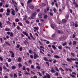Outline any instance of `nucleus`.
<instances>
[{
    "instance_id": "5701e85b",
    "label": "nucleus",
    "mask_w": 78,
    "mask_h": 78,
    "mask_svg": "<svg viewBox=\"0 0 78 78\" xmlns=\"http://www.w3.org/2000/svg\"><path fill=\"white\" fill-rule=\"evenodd\" d=\"M5 31H9L10 30V29L8 28H6L5 29Z\"/></svg>"
},
{
    "instance_id": "72a5a7b5",
    "label": "nucleus",
    "mask_w": 78,
    "mask_h": 78,
    "mask_svg": "<svg viewBox=\"0 0 78 78\" xmlns=\"http://www.w3.org/2000/svg\"><path fill=\"white\" fill-rule=\"evenodd\" d=\"M16 67L14 66H12V69H16Z\"/></svg>"
},
{
    "instance_id": "79ce46f5",
    "label": "nucleus",
    "mask_w": 78,
    "mask_h": 78,
    "mask_svg": "<svg viewBox=\"0 0 78 78\" xmlns=\"http://www.w3.org/2000/svg\"><path fill=\"white\" fill-rule=\"evenodd\" d=\"M71 55L73 56H75V54L74 53H73L72 52L71 53Z\"/></svg>"
},
{
    "instance_id": "c756f323",
    "label": "nucleus",
    "mask_w": 78,
    "mask_h": 78,
    "mask_svg": "<svg viewBox=\"0 0 78 78\" xmlns=\"http://www.w3.org/2000/svg\"><path fill=\"white\" fill-rule=\"evenodd\" d=\"M18 66L20 67H21L22 66V65L19 63L18 64Z\"/></svg>"
},
{
    "instance_id": "e433bc0d",
    "label": "nucleus",
    "mask_w": 78,
    "mask_h": 78,
    "mask_svg": "<svg viewBox=\"0 0 78 78\" xmlns=\"http://www.w3.org/2000/svg\"><path fill=\"white\" fill-rule=\"evenodd\" d=\"M58 48L60 50H61V49H62V46H58Z\"/></svg>"
},
{
    "instance_id": "e2e57ef3",
    "label": "nucleus",
    "mask_w": 78,
    "mask_h": 78,
    "mask_svg": "<svg viewBox=\"0 0 78 78\" xmlns=\"http://www.w3.org/2000/svg\"><path fill=\"white\" fill-rule=\"evenodd\" d=\"M3 69H4V70H6L7 69L6 66H3Z\"/></svg>"
},
{
    "instance_id": "4d7b16f0",
    "label": "nucleus",
    "mask_w": 78,
    "mask_h": 78,
    "mask_svg": "<svg viewBox=\"0 0 78 78\" xmlns=\"http://www.w3.org/2000/svg\"><path fill=\"white\" fill-rule=\"evenodd\" d=\"M51 28H52L54 29V28H55V27H54L53 25L51 24Z\"/></svg>"
},
{
    "instance_id": "864d4df0",
    "label": "nucleus",
    "mask_w": 78,
    "mask_h": 78,
    "mask_svg": "<svg viewBox=\"0 0 78 78\" xmlns=\"http://www.w3.org/2000/svg\"><path fill=\"white\" fill-rule=\"evenodd\" d=\"M36 67L37 69H41V67L39 66H37Z\"/></svg>"
},
{
    "instance_id": "6e6552de",
    "label": "nucleus",
    "mask_w": 78,
    "mask_h": 78,
    "mask_svg": "<svg viewBox=\"0 0 78 78\" xmlns=\"http://www.w3.org/2000/svg\"><path fill=\"white\" fill-rule=\"evenodd\" d=\"M30 36L34 40L35 39V38L33 37V35H32V34L31 33H30Z\"/></svg>"
},
{
    "instance_id": "338daca9",
    "label": "nucleus",
    "mask_w": 78,
    "mask_h": 78,
    "mask_svg": "<svg viewBox=\"0 0 78 78\" xmlns=\"http://www.w3.org/2000/svg\"><path fill=\"white\" fill-rule=\"evenodd\" d=\"M47 17V15H45L44 16V19H46Z\"/></svg>"
},
{
    "instance_id": "b1692460",
    "label": "nucleus",
    "mask_w": 78,
    "mask_h": 78,
    "mask_svg": "<svg viewBox=\"0 0 78 78\" xmlns=\"http://www.w3.org/2000/svg\"><path fill=\"white\" fill-rule=\"evenodd\" d=\"M53 11L54 12V13H56V9L55 8H54L53 9Z\"/></svg>"
},
{
    "instance_id": "09e8293b",
    "label": "nucleus",
    "mask_w": 78,
    "mask_h": 78,
    "mask_svg": "<svg viewBox=\"0 0 78 78\" xmlns=\"http://www.w3.org/2000/svg\"><path fill=\"white\" fill-rule=\"evenodd\" d=\"M10 36L11 37H12V36H13V33H12V32L10 33Z\"/></svg>"
},
{
    "instance_id": "bb28decb",
    "label": "nucleus",
    "mask_w": 78,
    "mask_h": 78,
    "mask_svg": "<svg viewBox=\"0 0 78 78\" xmlns=\"http://www.w3.org/2000/svg\"><path fill=\"white\" fill-rule=\"evenodd\" d=\"M25 22L26 23H27L28 24H29V23H30V22L29 21H28V20H26Z\"/></svg>"
},
{
    "instance_id": "c9c22d12",
    "label": "nucleus",
    "mask_w": 78,
    "mask_h": 78,
    "mask_svg": "<svg viewBox=\"0 0 78 78\" xmlns=\"http://www.w3.org/2000/svg\"><path fill=\"white\" fill-rule=\"evenodd\" d=\"M16 29L17 30H20V27H19V26H17L16 27Z\"/></svg>"
},
{
    "instance_id": "20e7f679",
    "label": "nucleus",
    "mask_w": 78,
    "mask_h": 78,
    "mask_svg": "<svg viewBox=\"0 0 78 78\" xmlns=\"http://www.w3.org/2000/svg\"><path fill=\"white\" fill-rule=\"evenodd\" d=\"M34 59H36V57L37 58H39V56H38L36 54V53H35L34 52Z\"/></svg>"
},
{
    "instance_id": "603ef678",
    "label": "nucleus",
    "mask_w": 78,
    "mask_h": 78,
    "mask_svg": "<svg viewBox=\"0 0 78 78\" xmlns=\"http://www.w3.org/2000/svg\"><path fill=\"white\" fill-rule=\"evenodd\" d=\"M5 65H6V66L7 67H9V65H8V63L6 62Z\"/></svg>"
},
{
    "instance_id": "49530a36",
    "label": "nucleus",
    "mask_w": 78,
    "mask_h": 78,
    "mask_svg": "<svg viewBox=\"0 0 78 78\" xmlns=\"http://www.w3.org/2000/svg\"><path fill=\"white\" fill-rule=\"evenodd\" d=\"M55 69L57 71H58V72H59V70H58V68H57L56 67H55Z\"/></svg>"
},
{
    "instance_id": "1a4fd4ad",
    "label": "nucleus",
    "mask_w": 78,
    "mask_h": 78,
    "mask_svg": "<svg viewBox=\"0 0 78 78\" xmlns=\"http://www.w3.org/2000/svg\"><path fill=\"white\" fill-rule=\"evenodd\" d=\"M39 5L41 6H45V4L44 3H41Z\"/></svg>"
},
{
    "instance_id": "ddd939ff",
    "label": "nucleus",
    "mask_w": 78,
    "mask_h": 78,
    "mask_svg": "<svg viewBox=\"0 0 78 78\" xmlns=\"http://www.w3.org/2000/svg\"><path fill=\"white\" fill-rule=\"evenodd\" d=\"M24 74H25V75H29V74H30V73L27 72V71L26 70H25L24 71Z\"/></svg>"
},
{
    "instance_id": "0eeeda50",
    "label": "nucleus",
    "mask_w": 78,
    "mask_h": 78,
    "mask_svg": "<svg viewBox=\"0 0 78 78\" xmlns=\"http://www.w3.org/2000/svg\"><path fill=\"white\" fill-rule=\"evenodd\" d=\"M66 60L67 61H69V62H72V58H67Z\"/></svg>"
},
{
    "instance_id": "f3484780",
    "label": "nucleus",
    "mask_w": 78,
    "mask_h": 78,
    "mask_svg": "<svg viewBox=\"0 0 78 78\" xmlns=\"http://www.w3.org/2000/svg\"><path fill=\"white\" fill-rule=\"evenodd\" d=\"M34 29H35L36 30H39V28L38 27H34Z\"/></svg>"
},
{
    "instance_id": "69168bd1",
    "label": "nucleus",
    "mask_w": 78,
    "mask_h": 78,
    "mask_svg": "<svg viewBox=\"0 0 78 78\" xmlns=\"http://www.w3.org/2000/svg\"><path fill=\"white\" fill-rule=\"evenodd\" d=\"M49 14H50V16H53V13L51 12H49Z\"/></svg>"
},
{
    "instance_id": "a211bd4d",
    "label": "nucleus",
    "mask_w": 78,
    "mask_h": 78,
    "mask_svg": "<svg viewBox=\"0 0 78 78\" xmlns=\"http://www.w3.org/2000/svg\"><path fill=\"white\" fill-rule=\"evenodd\" d=\"M18 60L19 62H21V61L22 60V59L20 57H19L18 59Z\"/></svg>"
},
{
    "instance_id": "de8ad7c7",
    "label": "nucleus",
    "mask_w": 78,
    "mask_h": 78,
    "mask_svg": "<svg viewBox=\"0 0 78 78\" xmlns=\"http://www.w3.org/2000/svg\"><path fill=\"white\" fill-rule=\"evenodd\" d=\"M59 69L61 71H62V72H64V70L63 69H62L61 68H60Z\"/></svg>"
},
{
    "instance_id": "58836bf2",
    "label": "nucleus",
    "mask_w": 78,
    "mask_h": 78,
    "mask_svg": "<svg viewBox=\"0 0 78 78\" xmlns=\"http://www.w3.org/2000/svg\"><path fill=\"white\" fill-rule=\"evenodd\" d=\"M67 45V43L66 42L62 44L63 46H65V45Z\"/></svg>"
},
{
    "instance_id": "393cba45",
    "label": "nucleus",
    "mask_w": 78,
    "mask_h": 78,
    "mask_svg": "<svg viewBox=\"0 0 78 78\" xmlns=\"http://www.w3.org/2000/svg\"><path fill=\"white\" fill-rule=\"evenodd\" d=\"M43 58L44 59L45 61H48V59H47V58H46V57H44Z\"/></svg>"
},
{
    "instance_id": "a878e982",
    "label": "nucleus",
    "mask_w": 78,
    "mask_h": 78,
    "mask_svg": "<svg viewBox=\"0 0 78 78\" xmlns=\"http://www.w3.org/2000/svg\"><path fill=\"white\" fill-rule=\"evenodd\" d=\"M46 76V78H50V76L48 74H47Z\"/></svg>"
},
{
    "instance_id": "423d86ee",
    "label": "nucleus",
    "mask_w": 78,
    "mask_h": 78,
    "mask_svg": "<svg viewBox=\"0 0 78 78\" xmlns=\"http://www.w3.org/2000/svg\"><path fill=\"white\" fill-rule=\"evenodd\" d=\"M6 23L8 25H11V23L9 21H6Z\"/></svg>"
},
{
    "instance_id": "6ab92c4d",
    "label": "nucleus",
    "mask_w": 78,
    "mask_h": 78,
    "mask_svg": "<svg viewBox=\"0 0 78 78\" xmlns=\"http://www.w3.org/2000/svg\"><path fill=\"white\" fill-rule=\"evenodd\" d=\"M12 2L13 4H14V5H17L16 2L14 1H13V0H12Z\"/></svg>"
},
{
    "instance_id": "0e129e2a",
    "label": "nucleus",
    "mask_w": 78,
    "mask_h": 78,
    "mask_svg": "<svg viewBox=\"0 0 78 78\" xmlns=\"http://www.w3.org/2000/svg\"><path fill=\"white\" fill-rule=\"evenodd\" d=\"M0 1L2 2V3H5V2L4 1V0H0Z\"/></svg>"
},
{
    "instance_id": "6e6d98bb",
    "label": "nucleus",
    "mask_w": 78,
    "mask_h": 78,
    "mask_svg": "<svg viewBox=\"0 0 78 78\" xmlns=\"http://www.w3.org/2000/svg\"><path fill=\"white\" fill-rule=\"evenodd\" d=\"M2 5H3V3L2 2H0V7H2Z\"/></svg>"
},
{
    "instance_id": "412c9836",
    "label": "nucleus",
    "mask_w": 78,
    "mask_h": 78,
    "mask_svg": "<svg viewBox=\"0 0 78 78\" xmlns=\"http://www.w3.org/2000/svg\"><path fill=\"white\" fill-rule=\"evenodd\" d=\"M15 20L16 22H20V20H19L18 18H16L15 19Z\"/></svg>"
},
{
    "instance_id": "f257e3e1",
    "label": "nucleus",
    "mask_w": 78,
    "mask_h": 78,
    "mask_svg": "<svg viewBox=\"0 0 78 78\" xmlns=\"http://www.w3.org/2000/svg\"><path fill=\"white\" fill-rule=\"evenodd\" d=\"M23 33L24 34H25L26 36H27V37L29 39H31V38L30 37L28 36V33H27L25 31H23Z\"/></svg>"
},
{
    "instance_id": "aec40b11",
    "label": "nucleus",
    "mask_w": 78,
    "mask_h": 78,
    "mask_svg": "<svg viewBox=\"0 0 78 78\" xmlns=\"http://www.w3.org/2000/svg\"><path fill=\"white\" fill-rule=\"evenodd\" d=\"M36 15V12H34V13L32 15V16L33 17H34Z\"/></svg>"
},
{
    "instance_id": "4be33fe9",
    "label": "nucleus",
    "mask_w": 78,
    "mask_h": 78,
    "mask_svg": "<svg viewBox=\"0 0 78 78\" xmlns=\"http://www.w3.org/2000/svg\"><path fill=\"white\" fill-rule=\"evenodd\" d=\"M64 36L63 35L62 37H60V39H61V40H62L64 39Z\"/></svg>"
},
{
    "instance_id": "bf43d9fd",
    "label": "nucleus",
    "mask_w": 78,
    "mask_h": 78,
    "mask_svg": "<svg viewBox=\"0 0 78 78\" xmlns=\"http://www.w3.org/2000/svg\"><path fill=\"white\" fill-rule=\"evenodd\" d=\"M70 76H72V78H74L75 77V76H74L73 75H72V74H70Z\"/></svg>"
},
{
    "instance_id": "13d9d810",
    "label": "nucleus",
    "mask_w": 78,
    "mask_h": 78,
    "mask_svg": "<svg viewBox=\"0 0 78 78\" xmlns=\"http://www.w3.org/2000/svg\"><path fill=\"white\" fill-rule=\"evenodd\" d=\"M76 58H76V59H75L74 58H72V61H76Z\"/></svg>"
},
{
    "instance_id": "ea45409f",
    "label": "nucleus",
    "mask_w": 78,
    "mask_h": 78,
    "mask_svg": "<svg viewBox=\"0 0 78 78\" xmlns=\"http://www.w3.org/2000/svg\"><path fill=\"white\" fill-rule=\"evenodd\" d=\"M9 6V4H6L5 5V8H8Z\"/></svg>"
},
{
    "instance_id": "7c9ffc66",
    "label": "nucleus",
    "mask_w": 78,
    "mask_h": 78,
    "mask_svg": "<svg viewBox=\"0 0 78 78\" xmlns=\"http://www.w3.org/2000/svg\"><path fill=\"white\" fill-rule=\"evenodd\" d=\"M15 10L16 12H17V11H19V10L17 9V7H16V8H15Z\"/></svg>"
},
{
    "instance_id": "4c0bfd02",
    "label": "nucleus",
    "mask_w": 78,
    "mask_h": 78,
    "mask_svg": "<svg viewBox=\"0 0 78 78\" xmlns=\"http://www.w3.org/2000/svg\"><path fill=\"white\" fill-rule=\"evenodd\" d=\"M10 12H7L6 13V15H7V16H9V14H10Z\"/></svg>"
},
{
    "instance_id": "37998d69",
    "label": "nucleus",
    "mask_w": 78,
    "mask_h": 78,
    "mask_svg": "<svg viewBox=\"0 0 78 78\" xmlns=\"http://www.w3.org/2000/svg\"><path fill=\"white\" fill-rule=\"evenodd\" d=\"M37 73L38 74H39L40 76H42V74L40 73V72H37Z\"/></svg>"
},
{
    "instance_id": "f8f14e48",
    "label": "nucleus",
    "mask_w": 78,
    "mask_h": 78,
    "mask_svg": "<svg viewBox=\"0 0 78 78\" xmlns=\"http://www.w3.org/2000/svg\"><path fill=\"white\" fill-rule=\"evenodd\" d=\"M51 72H52V73H55V70H54V69L53 68H51Z\"/></svg>"
},
{
    "instance_id": "2eb2a0df",
    "label": "nucleus",
    "mask_w": 78,
    "mask_h": 78,
    "mask_svg": "<svg viewBox=\"0 0 78 78\" xmlns=\"http://www.w3.org/2000/svg\"><path fill=\"white\" fill-rule=\"evenodd\" d=\"M62 21L63 23H66L67 22V20H66L65 19H63V20H62Z\"/></svg>"
},
{
    "instance_id": "a19ab883",
    "label": "nucleus",
    "mask_w": 78,
    "mask_h": 78,
    "mask_svg": "<svg viewBox=\"0 0 78 78\" xmlns=\"http://www.w3.org/2000/svg\"><path fill=\"white\" fill-rule=\"evenodd\" d=\"M11 61V59L10 58H9V59H8V62H10Z\"/></svg>"
},
{
    "instance_id": "052dcab7",
    "label": "nucleus",
    "mask_w": 78,
    "mask_h": 78,
    "mask_svg": "<svg viewBox=\"0 0 78 78\" xmlns=\"http://www.w3.org/2000/svg\"><path fill=\"white\" fill-rule=\"evenodd\" d=\"M2 23L0 21V27H1V28H2Z\"/></svg>"
},
{
    "instance_id": "c85d7f7f",
    "label": "nucleus",
    "mask_w": 78,
    "mask_h": 78,
    "mask_svg": "<svg viewBox=\"0 0 78 78\" xmlns=\"http://www.w3.org/2000/svg\"><path fill=\"white\" fill-rule=\"evenodd\" d=\"M31 67L32 69H34V66L33 65H31Z\"/></svg>"
},
{
    "instance_id": "3c124183",
    "label": "nucleus",
    "mask_w": 78,
    "mask_h": 78,
    "mask_svg": "<svg viewBox=\"0 0 78 78\" xmlns=\"http://www.w3.org/2000/svg\"><path fill=\"white\" fill-rule=\"evenodd\" d=\"M76 44V42L75 41H73V45H75V44Z\"/></svg>"
},
{
    "instance_id": "39448f33",
    "label": "nucleus",
    "mask_w": 78,
    "mask_h": 78,
    "mask_svg": "<svg viewBox=\"0 0 78 78\" xmlns=\"http://www.w3.org/2000/svg\"><path fill=\"white\" fill-rule=\"evenodd\" d=\"M29 7L30 9H33V8H34V6L31 4H30L29 5Z\"/></svg>"
},
{
    "instance_id": "7ed1b4c3",
    "label": "nucleus",
    "mask_w": 78,
    "mask_h": 78,
    "mask_svg": "<svg viewBox=\"0 0 78 78\" xmlns=\"http://www.w3.org/2000/svg\"><path fill=\"white\" fill-rule=\"evenodd\" d=\"M11 9L12 10V11H11L12 14L13 16H15V11H14V10L12 9Z\"/></svg>"
},
{
    "instance_id": "f03ea898",
    "label": "nucleus",
    "mask_w": 78,
    "mask_h": 78,
    "mask_svg": "<svg viewBox=\"0 0 78 78\" xmlns=\"http://www.w3.org/2000/svg\"><path fill=\"white\" fill-rule=\"evenodd\" d=\"M9 52L11 55V56L12 58H14V52L11 51H9Z\"/></svg>"
},
{
    "instance_id": "a18cd8bd",
    "label": "nucleus",
    "mask_w": 78,
    "mask_h": 78,
    "mask_svg": "<svg viewBox=\"0 0 78 78\" xmlns=\"http://www.w3.org/2000/svg\"><path fill=\"white\" fill-rule=\"evenodd\" d=\"M32 0H28V2H27V3H31V2H32Z\"/></svg>"
},
{
    "instance_id": "2f4dec72",
    "label": "nucleus",
    "mask_w": 78,
    "mask_h": 78,
    "mask_svg": "<svg viewBox=\"0 0 78 78\" xmlns=\"http://www.w3.org/2000/svg\"><path fill=\"white\" fill-rule=\"evenodd\" d=\"M52 47L53 48L54 50H55V49H56V47L53 45H52Z\"/></svg>"
},
{
    "instance_id": "9d476101",
    "label": "nucleus",
    "mask_w": 78,
    "mask_h": 78,
    "mask_svg": "<svg viewBox=\"0 0 78 78\" xmlns=\"http://www.w3.org/2000/svg\"><path fill=\"white\" fill-rule=\"evenodd\" d=\"M42 13H40L38 14V17L39 18H40V19H41L42 18Z\"/></svg>"
},
{
    "instance_id": "c03bdc74",
    "label": "nucleus",
    "mask_w": 78,
    "mask_h": 78,
    "mask_svg": "<svg viewBox=\"0 0 78 78\" xmlns=\"http://www.w3.org/2000/svg\"><path fill=\"white\" fill-rule=\"evenodd\" d=\"M55 36V34H53L51 35V37H54Z\"/></svg>"
},
{
    "instance_id": "f704fd0d",
    "label": "nucleus",
    "mask_w": 78,
    "mask_h": 78,
    "mask_svg": "<svg viewBox=\"0 0 78 78\" xmlns=\"http://www.w3.org/2000/svg\"><path fill=\"white\" fill-rule=\"evenodd\" d=\"M74 23H73V22H72L71 23V27H74Z\"/></svg>"
},
{
    "instance_id": "5fc2aeb1",
    "label": "nucleus",
    "mask_w": 78,
    "mask_h": 78,
    "mask_svg": "<svg viewBox=\"0 0 78 78\" xmlns=\"http://www.w3.org/2000/svg\"><path fill=\"white\" fill-rule=\"evenodd\" d=\"M51 5H52V6H53L54 5H55V2H52L51 3Z\"/></svg>"
},
{
    "instance_id": "dca6fc26",
    "label": "nucleus",
    "mask_w": 78,
    "mask_h": 78,
    "mask_svg": "<svg viewBox=\"0 0 78 78\" xmlns=\"http://www.w3.org/2000/svg\"><path fill=\"white\" fill-rule=\"evenodd\" d=\"M6 11L8 12H11V10L9 8L7 9Z\"/></svg>"
},
{
    "instance_id": "cd10ccee",
    "label": "nucleus",
    "mask_w": 78,
    "mask_h": 78,
    "mask_svg": "<svg viewBox=\"0 0 78 78\" xmlns=\"http://www.w3.org/2000/svg\"><path fill=\"white\" fill-rule=\"evenodd\" d=\"M19 25H20V26H21V27H22L23 26V24H22V23L20 22L18 23Z\"/></svg>"
},
{
    "instance_id": "9b49d317",
    "label": "nucleus",
    "mask_w": 78,
    "mask_h": 78,
    "mask_svg": "<svg viewBox=\"0 0 78 78\" xmlns=\"http://www.w3.org/2000/svg\"><path fill=\"white\" fill-rule=\"evenodd\" d=\"M54 58H56V59H58V58H60V57L59 56H58V55H54Z\"/></svg>"
},
{
    "instance_id": "680f3d73",
    "label": "nucleus",
    "mask_w": 78,
    "mask_h": 78,
    "mask_svg": "<svg viewBox=\"0 0 78 78\" xmlns=\"http://www.w3.org/2000/svg\"><path fill=\"white\" fill-rule=\"evenodd\" d=\"M27 69V71L28 72H30V69L28 68H26Z\"/></svg>"
},
{
    "instance_id": "8fccbe9b",
    "label": "nucleus",
    "mask_w": 78,
    "mask_h": 78,
    "mask_svg": "<svg viewBox=\"0 0 78 78\" xmlns=\"http://www.w3.org/2000/svg\"><path fill=\"white\" fill-rule=\"evenodd\" d=\"M0 12H3V8H2L0 9Z\"/></svg>"
},
{
    "instance_id": "473e14b6",
    "label": "nucleus",
    "mask_w": 78,
    "mask_h": 78,
    "mask_svg": "<svg viewBox=\"0 0 78 78\" xmlns=\"http://www.w3.org/2000/svg\"><path fill=\"white\" fill-rule=\"evenodd\" d=\"M17 75H16V73H14V78H17Z\"/></svg>"
},
{
    "instance_id": "774afa93",
    "label": "nucleus",
    "mask_w": 78,
    "mask_h": 78,
    "mask_svg": "<svg viewBox=\"0 0 78 78\" xmlns=\"http://www.w3.org/2000/svg\"><path fill=\"white\" fill-rule=\"evenodd\" d=\"M23 70H25V66L23 67Z\"/></svg>"
},
{
    "instance_id": "4468645a",
    "label": "nucleus",
    "mask_w": 78,
    "mask_h": 78,
    "mask_svg": "<svg viewBox=\"0 0 78 78\" xmlns=\"http://www.w3.org/2000/svg\"><path fill=\"white\" fill-rule=\"evenodd\" d=\"M5 44H6L7 45H9V46H10V44H9V42L8 41H5Z\"/></svg>"
}]
</instances>
